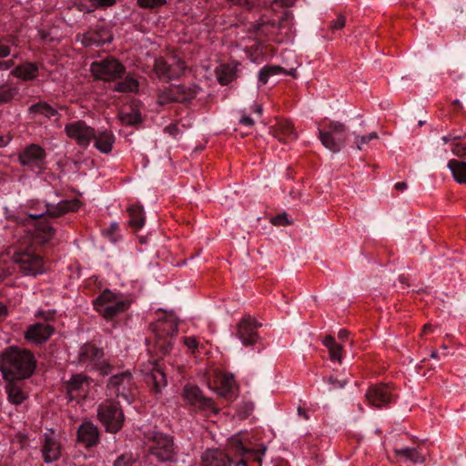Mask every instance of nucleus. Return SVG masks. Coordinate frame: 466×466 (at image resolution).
<instances>
[{
    "instance_id": "f257e3e1",
    "label": "nucleus",
    "mask_w": 466,
    "mask_h": 466,
    "mask_svg": "<svg viewBox=\"0 0 466 466\" xmlns=\"http://www.w3.org/2000/svg\"><path fill=\"white\" fill-rule=\"evenodd\" d=\"M35 368V357L25 349L10 347L0 354V370L4 379H27Z\"/></svg>"
},
{
    "instance_id": "f03ea898",
    "label": "nucleus",
    "mask_w": 466,
    "mask_h": 466,
    "mask_svg": "<svg viewBox=\"0 0 466 466\" xmlns=\"http://www.w3.org/2000/svg\"><path fill=\"white\" fill-rule=\"evenodd\" d=\"M12 258L19 265L20 270L25 275L36 276L45 272L43 258L35 253L31 243L26 239L22 240L13 252Z\"/></svg>"
},
{
    "instance_id": "7ed1b4c3",
    "label": "nucleus",
    "mask_w": 466,
    "mask_h": 466,
    "mask_svg": "<svg viewBox=\"0 0 466 466\" xmlns=\"http://www.w3.org/2000/svg\"><path fill=\"white\" fill-rule=\"evenodd\" d=\"M129 304V300L123 294L109 289L104 290L94 301L96 310L107 319L126 311Z\"/></svg>"
},
{
    "instance_id": "20e7f679",
    "label": "nucleus",
    "mask_w": 466,
    "mask_h": 466,
    "mask_svg": "<svg viewBox=\"0 0 466 466\" xmlns=\"http://www.w3.org/2000/svg\"><path fill=\"white\" fill-rule=\"evenodd\" d=\"M292 15L289 11H285L281 21L279 23L270 22L265 17H261L259 22L253 25V30L258 36L277 37L281 35H288L291 31ZM282 38H276V41H282Z\"/></svg>"
},
{
    "instance_id": "39448f33",
    "label": "nucleus",
    "mask_w": 466,
    "mask_h": 466,
    "mask_svg": "<svg viewBox=\"0 0 466 466\" xmlns=\"http://www.w3.org/2000/svg\"><path fill=\"white\" fill-rule=\"evenodd\" d=\"M325 131L318 128L319 138L324 147L333 153H338L346 142V126L339 121H331Z\"/></svg>"
},
{
    "instance_id": "423d86ee",
    "label": "nucleus",
    "mask_w": 466,
    "mask_h": 466,
    "mask_svg": "<svg viewBox=\"0 0 466 466\" xmlns=\"http://www.w3.org/2000/svg\"><path fill=\"white\" fill-rule=\"evenodd\" d=\"M79 362L90 370H98L102 375H107L111 371V366L105 359L104 351L91 344L81 348Z\"/></svg>"
},
{
    "instance_id": "0eeeda50",
    "label": "nucleus",
    "mask_w": 466,
    "mask_h": 466,
    "mask_svg": "<svg viewBox=\"0 0 466 466\" xmlns=\"http://www.w3.org/2000/svg\"><path fill=\"white\" fill-rule=\"evenodd\" d=\"M97 416L109 432L118 431L124 421L122 410L118 407L117 403L111 400H106L99 406Z\"/></svg>"
},
{
    "instance_id": "6e6552de",
    "label": "nucleus",
    "mask_w": 466,
    "mask_h": 466,
    "mask_svg": "<svg viewBox=\"0 0 466 466\" xmlns=\"http://www.w3.org/2000/svg\"><path fill=\"white\" fill-rule=\"evenodd\" d=\"M148 447L150 454L160 461H172L175 456L173 440L168 435L152 433L148 436Z\"/></svg>"
},
{
    "instance_id": "1a4fd4ad",
    "label": "nucleus",
    "mask_w": 466,
    "mask_h": 466,
    "mask_svg": "<svg viewBox=\"0 0 466 466\" xmlns=\"http://www.w3.org/2000/svg\"><path fill=\"white\" fill-rule=\"evenodd\" d=\"M92 75L101 80L112 81L121 77L125 73V66L113 57L93 62L90 66Z\"/></svg>"
},
{
    "instance_id": "9d476101",
    "label": "nucleus",
    "mask_w": 466,
    "mask_h": 466,
    "mask_svg": "<svg viewBox=\"0 0 466 466\" xmlns=\"http://www.w3.org/2000/svg\"><path fill=\"white\" fill-rule=\"evenodd\" d=\"M107 389L111 395L122 397L128 403L134 400V383L132 374L125 371L110 378Z\"/></svg>"
},
{
    "instance_id": "9b49d317",
    "label": "nucleus",
    "mask_w": 466,
    "mask_h": 466,
    "mask_svg": "<svg viewBox=\"0 0 466 466\" xmlns=\"http://www.w3.org/2000/svg\"><path fill=\"white\" fill-rule=\"evenodd\" d=\"M154 70L160 79H172L181 76L186 66L177 56H171L167 59L157 57L155 59Z\"/></svg>"
},
{
    "instance_id": "f8f14e48",
    "label": "nucleus",
    "mask_w": 466,
    "mask_h": 466,
    "mask_svg": "<svg viewBox=\"0 0 466 466\" xmlns=\"http://www.w3.org/2000/svg\"><path fill=\"white\" fill-rule=\"evenodd\" d=\"M177 331V323L172 319L158 321L156 325V347L164 353L173 347V336Z\"/></svg>"
},
{
    "instance_id": "ddd939ff",
    "label": "nucleus",
    "mask_w": 466,
    "mask_h": 466,
    "mask_svg": "<svg viewBox=\"0 0 466 466\" xmlns=\"http://www.w3.org/2000/svg\"><path fill=\"white\" fill-rule=\"evenodd\" d=\"M66 136L75 140L80 147H86L93 137H95V130L87 126L84 121L78 120L68 123L65 127Z\"/></svg>"
},
{
    "instance_id": "4468645a",
    "label": "nucleus",
    "mask_w": 466,
    "mask_h": 466,
    "mask_svg": "<svg viewBox=\"0 0 466 466\" xmlns=\"http://www.w3.org/2000/svg\"><path fill=\"white\" fill-rule=\"evenodd\" d=\"M19 162L38 172L45 167L46 152L40 146L32 144L19 154Z\"/></svg>"
},
{
    "instance_id": "2eb2a0df",
    "label": "nucleus",
    "mask_w": 466,
    "mask_h": 466,
    "mask_svg": "<svg viewBox=\"0 0 466 466\" xmlns=\"http://www.w3.org/2000/svg\"><path fill=\"white\" fill-rule=\"evenodd\" d=\"M196 94V86H173L158 96V103L166 104L171 101L184 102L193 98Z\"/></svg>"
},
{
    "instance_id": "dca6fc26",
    "label": "nucleus",
    "mask_w": 466,
    "mask_h": 466,
    "mask_svg": "<svg viewBox=\"0 0 466 466\" xmlns=\"http://www.w3.org/2000/svg\"><path fill=\"white\" fill-rule=\"evenodd\" d=\"M183 398L190 405L203 410H209L213 413L218 412L213 401L210 399L205 398L199 389L193 385H187L183 390Z\"/></svg>"
},
{
    "instance_id": "f3484780",
    "label": "nucleus",
    "mask_w": 466,
    "mask_h": 466,
    "mask_svg": "<svg viewBox=\"0 0 466 466\" xmlns=\"http://www.w3.org/2000/svg\"><path fill=\"white\" fill-rule=\"evenodd\" d=\"M42 455L46 463H51L60 458L61 445L53 431H49L44 434Z\"/></svg>"
},
{
    "instance_id": "a211bd4d",
    "label": "nucleus",
    "mask_w": 466,
    "mask_h": 466,
    "mask_svg": "<svg viewBox=\"0 0 466 466\" xmlns=\"http://www.w3.org/2000/svg\"><path fill=\"white\" fill-rule=\"evenodd\" d=\"M392 394L388 385L370 387L366 392V400L372 407L381 408L391 401Z\"/></svg>"
},
{
    "instance_id": "6ab92c4d",
    "label": "nucleus",
    "mask_w": 466,
    "mask_h": 466,
    "mask_svg": "<svg viewBox=\"0 0 466 466\" xmlns=\"http://www.w3.org/2000/svg\"><path fill=\"white\" fill-rule=\"evenodd\" d=\"M54 333V328L46 323H35L29 326L25 332V338L31 343L42 344Z\"/></svg>"
},
{
    "instance_id": "aec40b11",
    "label": "nucleus",
    "mask_w": 466,
    "mask_h": 466,
    "mask_svg": "<svg viewBox=\"0 0 466 466\" xmlns=\"http://www.w3.org/2000/svg\"><path fill=\"white\" fill-rule=\"evenodd\" d=\"M68 394L71 400L86 398L89 392L90 380L82 374L72 376L68 382Z\"/></svg>"
},
{
    "instance_id": "412c9836",
    "label": "nucleus",
    "mask_w": 466,
    "mask_h": 466,
    "mask_svg": "<svg viewBox=\"0 0 466 466\" xmlns=\"http://www.w3.org/2000/svg\"><path fill=\"white\" fill-rule=\"evenodd\" d=\"M148 374V383L153 385L156 392H160L167 384L166 374L160 364L157 361L149 362L147 368L143 370Z\"/></svg>"
},
{
    "instance_id": "4be33fe9",
    "label": "nucleus",
    "mask_w": 466,
    "mask_h": 466,
    "mask_svg": "<svg viewBox=\"0 0 466 466\" xmlns=\"http://www.w3.org/2000/svg\"><path fill=\"white\" fill-rule=\"evenodd\" d=\"M77 40L85 46H101L109 43L112 40V35L105 28L99 30H90L81 35H77Z\"/></svg>"
},
{
    "instance_id": "5701e85b",
    "label": "nucleus",
    "mask_w": 466,
    "mask_h": 466,
    "mask_svg": "<svg viewBox=\"0 0 466 466\" xmlns=\"http://www.w3.org/2000/svg\"><path fill=\"white\" fill-rule=\"evenodd\" d=\"M255 328L250 317L244 318L238 325L237 335L244 346L254 345L257 342Z\"/></svg>"
},
{
    "instance_id": "b1692460",
    "label": "nucleus",
    "mask_w": 466,
    "mask_h": 466,
    "mask_svg": "<svg viewBox=\"0 0 466 466\" xmlns=\"http://www.w3.org/2000/svg\"><path fill=\"white\" fill-rule=\"evenodd\" d=\"M202 466H231L228 455L218 449H208L201 455Z\"/></svg>"
},
{
    "instance_id": "393cba45",
    "label": "nucleus",
    "mask_w": 466,
    "mask_h": 466,
    "mask_svg": "<svg viewBox=\"0 0 466 466\" xmlns=\"http://www.w3.org/2000/svg\"><path fill=\"white\" fill-rule=\"evenodd\" d=\"M5 380H8L5 387L8 402L15 406L22 404L27 398L24 384L14 380V379Z\"/></svg>"
},
{
    "instance_id": "a878e982",
    "label": "nucleus",
    "mask_w": 466,
    "mask_h": 466,
    "mask_svg": "<svg viewBox=\"0 0 466 466\" xmlns=\"http://www.w3.org/2000/svg\"><path fill=\"white\" fill-rule=\"evenodd\" d=\"M77 441L86 447H91L98 441V430L89 421L83 422L77 431Z\"/></svg>"
},
{
    "instance_id": "bb28decb",
    "label": "nucleus",
    "mask_w": 466,
    "mask_h": 466,
    "mask_svg": "<svg viewBox=\"0 0 466 466\" xmlns=\"http://www.w3.org/2000/svg\"><path fill=\"white\" fill-rule=\"evenodd\" d=\"M235 387V380L232 374L218 372L213 380L209 382V388L216 390L221 396H226Z\"/></svg>"
},
{
    "instance_id": "cd10ccee",
    "label": "nucleus",
    "mask_w": 466,
    "mask_h": 466,
    "mask_svg": "<svg viewBox=\"0 0 466 466\" xmlns=\"http://www.w3.org/2000/svg\"><path fill=\"white\" fill-rule=\"evenodd\" d=\"M92 140H94V146L97 150L107 154L112 150L115 137L107 130L95 131V137H93Z\"/></svg>"
},
{
    "instance_id": "c85d7f7f",
    "label": "nucleus",
    "mask_w": 466,
    "mask_h": 466,
    "mask_svg": "<svg viewBox=\"0 0 466 466\" xmlns=\"http://www.w3.org/2000/svg\"><path fill=\"white\" fill-rule=\"evenodd\" d=\"M296 69L291 68L290 70H286L281 66H274V65H267L263 66L258 75V81L259 86H264L268 83L269 77L273 76H277L279 74L289 75L292 76H296Z\"/></svg>"
},
{
    "instance_id": "c756f323",
    "label": "nucleus",
    "mask_w": 466,
    "mask_h": 466,
    "mask_svg": "<svg viewBox=\"0 0 466 466\" xmlns=\"http://www.w3.org/2000/svg\"><path fill=\"white\" fill-rule=\"evenodd\" d=\"M10 74L23 81H31L38 76V66L35 63L26 62L15 67Z\"/></svg>"
},
{
    "instance_id": "7c9ffc66",
    "label": "nucleus",
    "mask_w": 466,
    "mask_h": 466,
    "mask_svg": "<svg viewBox=\"0 0 466 466\" xmlns=\"http://www.w3.org/2000/svg\"><path fill=\"white\" fill-rule=\"evenodd\" d=\"M394 451L398 460L402 462L420 464L425 461V454L414 448H400L395 449Z\"/></svg>"
},
{
    "instance_id": "2f4dec72",
    "label": "nucleus",
    "mask_w": 466,
    "mask_h": 466,
    "mask_svg": "<svg viewBox=\"0 0 466 466\" xmlns=\"http://www.w3.org/2000/svg\"><path fill=\"white\" fill-rule=\"evenodd\" d=\"M53 236V228L50 223L44 218L35 224L33 238L39 243L47 242Z\"/></svg>"
},
{
    "instance_id": "473e14b6",
    "label": "nucleus",
    "mask_w": 466,
    "mask_h": 466,
    "mask_svg": "<svg viewBox=\"0 0 466 466\" xmlns=\"http://www.w3.org/2000/svg\"><path fill=\"white\" fill-rule=\"evenodd\" d=\"M448 168L451 170L456 182L466 184V162L451 159L448 163Z\"/></svg>"
},
{
    "instance_id": "72a5a7b5",
    "label": "nucleus",
    "mask_w": 466,
    "mask_h": 466,
    "mask_svg": "<svg viewBox=\"0 0 466 466\" xmlns=\"http://www.w3.org/2000/svg\"><path fill=\"white\" fill-rule=\"evenodd\" d=\"M323 344L329 350L330 360L341 363L342 346L338 344L335 341V339L331 336H327L324 338Z\"/></svg>"
},
{
    "instance_id": "f704fd0d",
    "label": "nucleus",
    "mask_w": 466,
    "mask_h": 466,
    "mask_svg": "<svg viewBox=\"0 0 466 466\" xmlns=\"http://www.w3.org/2000/svg\"><path fill=\"white\" fill-rule=\"evenodd\" d=\"M128 213L130 216L129 224L132 228L139 229L144 226L145 217L143 214L142 208L137 205H132L128 208Z\"/></svg>"
},
{
    "instance_id": "c9c22d12",
    "label": "nucleus",
    "mask_w": 466,
    "mask_h": 466,
    "mask_svg": "<svg viewBox=\"0 0 466 466\" xmlns=\"http://www.w3.org/2000/svg\"><path fill=\"white\" fill-rule=\"evenodd\" d=\"M138 82L133 77H126L123 81L117 83L114 90L118 92H137L138 90Z\"/></svg>"
},
{
    "instance_id": "e433bc0d",
    "label": "nucleus",
    "mask_w": 466,
    "mask_h": 466,
    "mask_svg": "<svg viewBox=\"0 0 466 466\" xmlns=\"http://www.w3.org/2000/svg\"><path fill=\"white\" fill-rule=\"evenodd\" d=\"M278 130L279 132V136L281 135L289 140H295L298 137L291 122L285 121L279 123L278 126Z\"/></svg>"
},
{
    "instance_id": "4c0bfd02",
    "label": "nucleus",
    "mask_w": 466,
    "mask_h": 466,
    "mask_svg": "<svg viewBox=\"0 0 466 466\" xmlns=\"http://www.w3.org/2000/svg\"><path fill=\"white\" fill-rule=\"evenodd\" d=\"M18 88L15 86H0V103H8L16 96Z\"/></svg>"
},
{
    "instance_id": "58836bf2",
    "label": "nucleus",
    "mask_w": 466,
    "mask_h": 466,
    "mask_svg": "<svg viewBox=\"0 0 466 466\" xmlns=\"http://www.w3.org/2000/svg\"><path fill=\"white\" fill-rule=\"evenodd\" d=\"M235 76L233 69L228 66H223L218 74V79L221 85H228Z\"/></svg>"
},
{
    "instance_id": "ea45409f",
    "label": "nucleus",
    "mask_w": 466,
    "mask_h": 466,
    "mask_svg": "<svg viewBox=\"0 0 466 466\" xmlns=\"http://www.w3.org/2000/svg\"><path fill=\"white\" fill-rule=\"evenodd\" d=\"M119 118L123 124L128 126H133L141 122L140 114L134 110L131 113H121Z\"/></svg>"
},
{
    "instance_id": "a19ab883",
    "label": "nucleus",
    "mask_w": 466,
    "mask_h": 466,
    "mask_svg": "<svg viewBox=\"0 0 466 466\" xmlns=\"http://www.w3.org/2000/svg\"><path fill=\"white\" fill-rule=\"evenodd\" d=\"M30 110L33 112H38L47 117H51L56 115V111L51 107L49 105L46 103H38L36 105H33L30 107Z\"/></svg>"
},
{
    "instance_id": "79ce46f5",
    "label": "nucleus",
    "mask_w": 466,
    "mask_h": 466,
    "mask_svg": "<svg viewBox=\"0 0 466 466\" xmlns=\"http://www.w3.org/2000/svg\"><path fill=\"white\" fill-rule=\"evenodd\" d=\"M137 461V455L126 453L119 456L114 462V466H129Z\"/></svg>"
},
{
    "instance_id": "37998d69",
    "label": "nucleus",
    "mask_w": 466,
    "mask_h": 466,
    "mask_svg": "<svg viewBox=\"0 0 466 466\" xmlns=\"http://www.w3.org/2000/svg\"><path fill=\"white\" fill-rule=\"evenodd\" d=\"M167 0H137V5L141 8H155L163 5Z\"/></svg>"
},
{
    "instance_id": "c03bdc74",
    "label": "nucleus",
    "mask_w": 466,
    "mask_h": 466,
    "mask_svg": "<svg viewBox=\"0 0 466 466\" xmlns=\"http://www.w3.org/2000/svg\"><path fill=\"white\" fill-rule=\"evenodd\" d=\"M229 446L232 450L235 451V452L243 454L247 451V450L244 448L239 437L235 436L232 437L229 441Z\"/></svg>"
},
{
    "instance_id": "a18cd8bd",
    "label": "nucleus",
    "mask_w": 466,
    "mask_h": 466,
    "mask_svg": "<svg viewBox=\"0 0 466 466\" xmlns=\"http://www.w3.org/2000/svg\"><path fill=\"white\" fill-rule=\"evenodd\" d=\"M328 382L331 385L333 389H341L349 382V379L344 378L339 380L333 376H330L328 378Z\"/></svg>"
},
{
    "instance_id": "49530a36",
    "label": "nucleus",
    "mask_w": 466,
    "mask_h": 466,
    "mask_svg": "<svg viewBox=\"0 0 466 466\" xmlns=\"http://www.w3.org/2000/svg\"><path fill=\"white\" fill-rule=\"evenodd\" d=\"M451 151L457 157H464L466 156V144H455Z\"/></svg>"
},
{
    "instance_id": "de8ad7c7",
    "label": "nucleus",
    "mask_w": 466,
    "mask_h": 466,
    "mask_svg": "<svg viewBox=\"0 0 466 466\" xmlns=\"http://www.w3.org/2000/svg\"><path fill=\"white\" fill-rule=\"evenodd\" d=\"M185 346L190 350L191 351L195 350L198 348V341L194 337H187L184 339Z\"/></svg>"
},
{
    "instance_id": "09e8293b",
    "label": "nucleus",
    "mask_w": 466,
    "mask_h": 466,
    "mask_svg": "<svg viewBox=\"0 0 466 466\" xmlns=\"http://www.w3.org/2000/svg\"><path fill=\"white\" fill-rule=\"evenodd\" d=\"M10 53V46L5 41L0 40V58L7 57Z\"/></svg>"
},
{
    "instance_id": "8fccbe9b",
    "label": "nucleus",
    "mask_w": 466,
    "mask_h": 466,
    "mask_svg": "<svg viewBox=\"0 0 466 466\" xmlns=\"http://www.w3.org/2000/svg\"><path fill=\"white\" fill-rule=\"evenodd\" d=\"M49 213V209L47 207H44L40 212H30L27 214L28 218L31 219H36L44 217L46 214Z\"/></svg>"
},
{
    "instance_id": "3c124183",
    "label": "nucleus",
    "mask_w": 466,
    "mask_h": 466,
    "mask_svg": "<svg viewBox=\"0 0 466 466\" xmlns=\"http://www.w3.org/2000/svg\"><path fill=\"white\" fill-rule=\"evenodd\" d=\"M271 222L275 225H286L289 223L286 214L272 218Z\"/></svg>"
},
{
    "instance_id": "603ef678",
    "label": "nucleus",
    "mask_w": 466,
    "mask_h": 466,
    "mask_svg": "<svg viewBox=\"0 0 466 466\" xmlns=\"http://www.w3.org/2000/svg\"><path fill=\"white\" fill-rule=\"evenodd\" d=\"M90 2L96 6H110L115 4L116 0H90Z\"/></svg>"
},
{
    "instance_id": "864d4df0",
    "label": "nucleus",
    "mask_w": 466,
    "mask_h": 466,
    "mask_svg": "<svg viewBox=\"0 0 466 466\" xmlns=\"http://www.w3.org/2000/svg\"><path fill=\"white\" fill-rule=\"evenodd\" d=\"M344 25H345L344 17L339 16L331 24V29L332 30H339L344 26Z\"/></svg>"
},
{
    "instance_id": "5fc2aeb1",
    "label": "nucleus",
    "mask_w": 466,
    "mask_h": 466,
    "mask_svg": "<svg viewBox=\"0 0 466 466\" xmlns=\"http://www.w3.org/2000/svg\"><path fill=\"white\" fill-rule=\"evenodd\" d=\"M355 139H356L357 148L359 150H361L362 149V146L365 145V144H368L370 142V140L368 139L367 136H362V137L357 136L355 137Z\"/></svg>"
},
{
    "instance_id": "6e6d98bb",
    "label": "nucleus",
    "mask_w": 466,
    "mask_h": 466,
    "mask_svg": "<svg viewBox=\"0 0 466 466\" xmlns=\"http://www.w3.org/2000/svg\"><path fill=\"white\" fill-rule=\"evenodd\" d=\"M14 66V60L0 61V70H8Z\"/></svg>"
},
{
    "instance_id": "4d7b16f0",
    "label": "nucleus",
    "mask_w": 466,
    "mask_h": 466,
    "mask_svg": "<svg viewBox=\"0 0 466 466\" xmlns=\"http://www.w3.org/2000/svg\"><path fill=\"white\" fill-rule=\"evenodd\" d=\"M462 137L461 135H453V134H449L447 136H444L442 137V141L446 144L451 140H457V139H461Z\"/></svg>"
},
{
    "instance_id": "13d9d810",
    "label": "nucleus",
    "mask_w": 466,
    "mask_h": 466,
    "mask_svg": "<svg viewBox=\"0 0 466 466\" xmlns=\"http://www.w3.org/2000/svg\"><path fill=\"white\" fill-rule=\"evenodd\" d=\"M239 122L244 125V126H248V127H251L254 125V120L248 116H243Z\"/></svg>"
},
{
    "instance_id": "bf43d9fd",
    "label": "nucleus",
    "mask_w": 466,
    "mask_h": 466,
    "mask_svg": "<svg viewBox=\"0 0 466 466\" xmlns=\"http://www.w3.org/2000/svg\"><path fill=\"white\" fill-rule=\"evenodd\" d=\"M11 140L10 137L0 136V147L6 146Z\"/></svg>"
},
{
    "instance_id": "052dcab7",
    "label": "nucleus",
    "mask_w": 466,
    "mask_h": 466,
    "mask_svg": "<svg viewBox=\"0 0 466 466\" xmlns=\"http://www.w3.org/2000/svg\"><path fill=\"white\" fill-rule=\"evenodd\" d=\"M395 188L400 191H403L407 188V183L406 182H398L395 184Z\"/></svg>"
},
{
    "instance_id": "680f3d73",
    "label": "nucleus",
    "mask_w": 466,
    "mask_h": 466,
    "mask_svg": "<svg viewBox=\"0 0 466 466\" xmlns=\"http://www.w3.org/2000/svg\"><path fill=\"white\" fill-rule=\"evenodd\" d=\"M275 3H278L281 5L289 6L293 4V0H273Z\"/></svg>"
},
{
    "instance_id": "e2e57ef3",
    "label": "nucleus",
    "mask_w": 466,
    "mask_h": 466,
    "mask_svg": "<svg viewBox=\"0 0 466 466\" xmlns=\"http://www.w3.org/2000/svg\"><path fill=\"white\" fill-rule=\"evenodd\" d=\"M7 314V309L5 305L0 303V319L5 317Z\"/></svg>"
},
{
    "instance_id": "0e129e2a",
    "label": "nucleus",
    "mask_w": 466,
    "mask_h": 466,
    "mask_svg": "<svg viewBox=\"0 0 466 466\" xmlns=\"http://www.w3.org/2000/svg\"><path fill=\"white\" fill-rule=\"evenodd\" d=\"M117 229H118V223H116V222H112V223L110 224V226H109V231H110L111 233H113V232L116 231Z\"/></svg>"
},
{
    "instance_id": "69168bd1",
    "label": "nucleus",
    "mask_w": 466,
    "mask_h": 466,
    "mask_svg": "<svg viewBox=\"0 0 466 466\" xmlns=\"http://www.w3.org/2000/svg\"><path fill=\"white\" fill-rule=\"evenodd\" d=\"M298 413L299 415L302 416L305 420L309 419L307 412L300 407L298 408Z\"/></svg>"
},
{
    "instance_id": "338daca9",
    "label": "nucleus",
    "mask_w": 466,
    "mask_h": 466,
    "mask_svg": "<svg viewBox=\"0 0 466 466\" xmlns=\"http://www.w3.org/2000/svg\"><path fill=\"white\" fill-rule=\"evenodd\" d=\"M338 336H339V338L340 339H345V338H347V336H348V331H347V330H345V329H341V330H339V332Z\"/></svg>"
},
{
    "instance_id": "774afa93",
    "label": "nucleus",
    "mask_w": 466,
    "mask_h": 466,
    "mask_svg": "<svg viewBox=\"0 0 466 466\" xmlns=\"http://www.w3.org/2000/svg\"><path fill=\"white\" fill-rule=\"evenodd\" d=\"M367 137H368V139H369L370 141H371V140H373V139H377V138H378V135H377V133H376V132H371V133H370L369 135H367Z\"/></svg>"
}]
</instances>
